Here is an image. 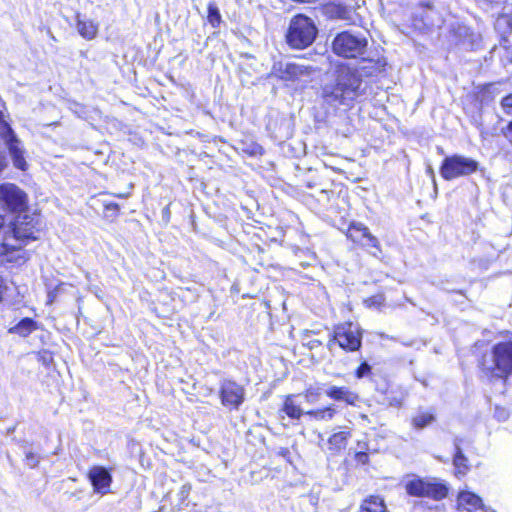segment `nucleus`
Masks as SVG:
<instances>
[{"instance_id":"f257e3e1","label":"nucleus","mask_w":512,"mask_h":512,"mask_svg":"<svg viewBox=\"0 0 512 512\" xmlns=\"http://www.w3.org/2000/svg\"><path fill=\"white\" fill-rule=\"evenodd\" d=\"M37 224L36 217L23 214L15 218L12 226H7L3 241H0V257H3V261L12 262L17 260L14 253L20 252L27 241L38 238Z\"/></svg>"},{"instance_id":"f03ea898","label":"nucleus","mask_w":512,"mask_h":512,"mask_svg":"<svg viewBox=\"0 0 512 512\" xmlns=\"http://www.w3.org/2000/svg\"><path fill=\"white\" fill-rule=\"evenodd\" d=\"M361 84L362 79L355 71L346 67L340 68L335 82L323 87V99L335 107L348 106L361 94Z\"/></svg>"},{"instance_id":"7ed1b4c3","label":"nucleus","mask_w":512,"mask_h":512,"mask_svg":"<svg viewBox=\"0 0 512 512\" xmlns=\"http://www.w3.org/2000/svg\"><path fill=\"white\" fill-rule=\"evenodd\" d=\"M480 369L490 380L505 381L512 374V341L496 343L483 355Z\"/></svg>"},{"instance_id":"20e7f679","label":"nucleus","mask_w":512,"mask_h":512,"mask_svg":"<svg viewBox=\"0 0 512 512\" xmlns=\"http://www.w3.org/2000/svg\"><path fill=\"white\" fill-rule=\"evenodd\" d=\"M316 35L317 28L314 22L299 14L291 20L286 38L291 47L303 49L314 42Z\"/></svg>"},{"instance_id":"39448f33","label":"nucleus","mask_w":512,"mask_h":512,"mask_svg":"<svg viewBox=\"0 0 512 512\" xmlns=\"http://www.w3.org/2000/svg\"><path fill=\"white\" fill-rule=\"evenodd\" d=\"M367 44L364 36L344 31L338 33L333 39L332 50L343 58H357L365 53Z\"/></svg>"},{"instance_id":"423d86ee","label":"nucleus","mask_w":512,"mask_h":512,"mask_svg":"<svg viewBox=\"0 0 512 512\" xmlns=\"http://www.w3.org/2000/svg\"><path fill=\"white\" fill-rule=\"evenodd\" d=\"M479 163L462 155L446 157L440 167V174L445 180H453L458 177L469 176L478 170Z\"/></svg>"},{"instance_id":"0eeeda50","label":"nucleus","mask_w":512,"mask_h":512,"mask_svg":"<svg viewBox=\"0 0 512 512\" xmlns=\"http://www.w3.org/2000/svg\"><path fill=\"white\" fill-rule=\"evenodd\" d=\"M0 139L5 144L14 167L26 170L28 164L25 160L23 143L7 122H0Z\"/></svg>"},{"instance_id":"6e6552de","label":"nucleus","mask_w":512,"mask_h":512,"mask_svg":"<svg viewBox=\"0 0 512 512\" xmlns=\"http://www.w3.org/2000/svg\"><path fill=\"white\" fill-rule=\"evenodd\" d=\"M362 335L360 330L352 323H344L336 326L332 338L328 342V348L331 350L337 343L346 351H357L361 347Z\"/></svg>"},{"instance_id":"1a4fd4ad","label":"nucleus","mask_w":512,"mask_h":512,"mask_svg":"<svg viewBox=\"0 0 512 512\" xmlns=\"http://www.w3.org/2000/svg\"><path fill=\"white\" fill-rule=\"evenodd\" d=\"M0 202L10 211H20L26 205V194L15 184L0 185Z\"/></svg>"},{"instance_id":"9d476101","label":"nucleus","mask_w":512,"mask_h":512,"mask_svg":"<svg viewBox=\"0 0 512 512\" xmlns=\"http://www.w3.org/2000/svg\"><path fill=\"white\" fill-rule=\"evenodd\" d=\"M220 398L225 407L238 409L245 399L244 387L234 381L224 380L220 386Z\"/></svg>"},{"instance_id":"9b49d317","label":"nucleus","mask_w":512,"mask_h":512,"mask_svg":"<svg viewBox=\"0 0 512 512\" xmlns=\"http://www.w3.org/2000/svg\"><path fill=\"white\" fill-rule=\"evenodd\" d=\"M88 478L95 492L103 495L109 492L112 476L106 468L102 466L92 467L88 472Z\"/></svg>"},{"instance_id":"f8f14e48","label":"nucleus","mask_w":512,"mask_h":512,"mask_svg":"<svg viewBox=\"0 0 512 512\" xmlns=\"http://www.w3.org/2000/svg\"><path fill=\"white\" fill-rule=\"evenodd\" d=\"M457 505L460 512H475L478 509L484 512H495L492 508L486 507L478 495L470 491H461L458 494Z\"/></svg>"},{"instance_id":"ddd939ff","label":"nucleus","mask_w":512,"mask_h":512,"mask_svg":"<svg viewBox=\"0 0 512 512\" xmlns=\"http://www.w3.org/2000/svg\"><path fill=\"white\" fill-rule=\"evenodd\" d=\"M348 238L353 242L367 247H377L378 240L369 229L361 223H352L347 232Z\"/></svg>"},{"instance_id":"4468645a","label":"nucleus","mask_w":512,"mask_h":512,"mask_svg":"<svg viewBox=\"0 0 512 512\" xmlns=\"http://www.w3.org/2000/svg\"><path fill=\"white\" fill-rule=\"evenodd\" d=\"M326 395L336 401H344L349 405H355L359 396L347 387L330 386L326 390Z\"/></svg>"},{"instance_id":"2eb2a0df","label":"nucleus","mask_w":512,"mask_h":512,"mask_svg":"<svg viewBox=\"0 0 512 512\" xmlns=\"http://www.w3.org/2000/svg\"><path fill=\"white\" fill-rule=\"evenodd\" d=\"M300 395L290 394L284 399L282 411L292 419H299L306 411H304L298 399Z\"/></svg>"},{"instance_id":"dca6fc26","label":"nucleus","mask_w":512,"mask_h":512,"mask_svg":"<svg viewBox=\"0 0 512 512\" xmlns=\"http://www.w3.org/2000/svg\"><path fill=\"white\" fill-rule=\"evenodd\" d=\"M76 29L78 33L86 40L94 39L98 34L99 25L92 20L82 19L77 15Z\"/></svg>"},{"instance_id":"f3484780","label":"nucleus","mask_w":512,"mask_h":512,"mask_svg":"<svg viewBox=\"0 0 512 512\" xmlns=\"http://www.w3.org/2000/svg\"><path fill=\"white\" fill-rule=\"evenodd\" d=\"M448 494V487L445 483L437 479L427 480L424 497H429L434 500H442Z\"/></svg>"},{"instance_id":"a211bd4d","label":"nucleus","mask_w":512,"mask_h":512,"mask_svg":"<svg viewBox=\"0 0 512 512\" xmlns=\"http://www.w3.org/2000/svg\"><path fill=\"white\" fill-rule=\"evenodd\" d=\"M454 446H455V455L453 458V465L455 467V475L457 477H462V476L466 475V473L469 470L468 459L463 454L458 439L455 440Z\"/></svg>"},{"instance_id":"6ab92c4d","label":"nucleus","mask_w":512,"mask_h":512,"mask_svg":"<svg viewBox=\"0 0 512 512\" xmlns=\"http://www.w3.org/2000/svg\"><path fill=\"white\" fill-rule=\"evenodd\" d=\"M351 437L350 431H339L331 435L328 439V449L333 453L346 448L348 439Z\"/></svg>"},{"instance_id":"aec40b11","label":"nucleus","mask_w":512,"mask_h":512,"mask_svg":"<svg viewBox=\"0 0 512 512\" xmlns=\"http://www.w3.org/2000/svg\"><path fill=\"white\" fill-rule=\"evenodd\" d=\"M306 74H308L307 67L295 63H287L281 71L280 77L286 81H295Z\"/></svg>"},{"instance_id":"412c9836","label":"nucleus","mask_w":512,"mask_h":512,"mask_svg":"<svg viewBox=\"0 0 512 512\" xmlns=\"http://www.w3.org/2000/svg\"><path fill=\"white\" fill-rule=\"evenodd\" d=\"M360 512H388V510L381 497L370 496L362 502Z\"/></svg>"},{"instance_id":"4be33fe9","label":"nucleus","mask_w":512,"mask_h":512,"mask_svg":"<svg viewBox=\"0 0 512 512\" xmlns=\"http://www.w3.org/2000/svg\"><path fill=\"white\" fill-rule=\"evenodd\" d=\"M435 421L432 410H420L412 417V426L418 430L424 429Z\"/></svg>"},{"instance_id":"5701e85b","label":"nucleus","mask_w":512,"mask_h":512,"mask_svg":"<svg viewBox=\"0 0 512 512\" xmlns=\"http://www.w3.org/2000/svg\"><path fill=\"white\" fill-rule=\"evenodd\" d=\"M427 480L414 478L405 484L406 492L411 496L424 497Z\"/></svg>"},{"instance_id":"b1692460","label":"nucleus","mask_w":512,"mask_h":512,"mask_svg":"<svg viewBox=\"0 0 512 512\" xmlns=\"http://www.w3.org/2000/svg\"><path fill=\"white\" fill-rule=\"evenodd\" d=\"M36 322L33 321L31 318H24L22 319L17 325L9 329L10 333H15L20 336L26 337L28 336L32 331L36 329Z\"/></svg>"},{"instance_id":"393cba45","label":"nucleus","mask_w":512,"mask_h":512,"mask_svg":"<svg viewBox=\"0 0 512 512\" xmlns=\"http://www.w3.org/2000/svg\"><path fill=\"white\" fill-rule=\"evenodd\" d=\"M336 413V410L332 406H328L322 409L308 410L305 412L306 415L312 417L318 421H330Z\"/></svg>"},{"instance_id":"a878e982","label":"nucleus","mask_w":512,"mask_h":512,"mask_svg":"<svg viewBox=\"0 0 512 512\" xmlns=\"http://www.w3.org/2000/svg\"><path fill=\"white\" fill-rule=\"evenodd\" d=\"M495 28L502 35L510 34L512 32V16L509 14L499 16L495 21Z\"/></svg>"},{"instance_id":"bb28decb","label":"nucleus","mask_w":512,"mask_h":512,"mask_svg":"<svg viewBox=\"0 0 512 512\" xmlns=\"http://www.w3.org/2000/svg\"><path fill=\"white\" fill-rule=\"evenodd\" d=\"M322 394V389L319 386H309L302 394L300 398H303L304 401L308 404H316Z\"/></svg>"},{"instance_id":"cd10ccee","label":"nucleus","mask_w":512,"mask_h":512,"mask_svg":"<svg viewBox=\"0 0 512 512\" xmlns=\"http://www.w3.org/2000/svg\"><path fill=\"white\" fill-rule=\"evenodd\" d=\"M207 20L214 28L221 23V14L215 3H209L208 5Z\"/></svg>"},{"instance_id":"c85d7f7f","label":"nucleus","mask_w":512,"mask_h":512,"mask_svg":"<svg viewBox=\"0 0 512 512\" xmlns=\"http://www.w3.org/2000/svg\"><path fill=\"white\" fill-rule=\"evenodd\" d=\"M384 302V298L382 295L372 296L365 300V303L368 307H380Z\"/></svg>"},{"instance_id":"c756f323","label":"nucleus","mask_w":512,"mask_h":512,"mask_svg":"<svg viewBox=\"0 0 512 512\" xmlns=\"http://www.w3.org/2000/svg\"><path fill=\"white\" fill-rule=\"evenodd\" d=\"M371 370L370 365H368L366 362L362 363L359 368L356 371L357 378H362L365 375H367Z\"/></svg>"},{"instance_id":"7c9ffc66","label":"nucleus","mask_w":512,"mask_h":512,"mask_svg":"<svg viewBox=\"0 0 512 512\" xmlns=\"http://www.w3.org/2000/svg\"><path fill=\"white\" fill-rule=\"evenodd\" d=\"M26 462L30 467H35L38 463V457L33 452L26 453Z\"/></svg>"},{"instance_id":"2f4dec72","label":"nucleus","mask_w":512,"mask_h":512,"mask_svg":"<svg viewBox=\"0 0 512 512\" xmlns=\"http://www.w3.org/2000/svg\"><path fill=\"white\" fill-rule=\"evenodd\" d=\"M502 106L507 112H509V109H512V94L503 98Z\"/></svg>"},{"instance_id":"473e14b6","label":"nucleus","mask_w":512,"mask_h":512,"mask_svg":"<svg viewBox=\"0 0 512 512\" xmlns=\"http://www.w3.org/2000/svg\"><path fill=\"white\" fill-rule=\"evenodd\" d=\"M338 17L344 20H352L351 11L344 8L339 9Z\"/></svg>"},{"instance_id":"72a5a7b5","label":"nucleus","mask_w":512,"mask_h":512,"mask_svg":"<svg viewBox=\"0 0 512 512\" xmlns=\"http://www.w3.org/2000/svg\"><path fill=\"white\" fill-rule=\"evenodd\" d=\"M103 205H104V208L106 211H113V212H117L118 209H119V206L118 204L116 203H112V202H103Z\"/></svg>"},{"instance_id":"f704fd0d","label":"nucleus","mask_w":512,"mask_h":512,"mask_svg":"<svg viewBox=\"0 0 512 512\" xmlns=\"http://www.w3.org/2000/svg\"><path fill=\"white\" fill-rule=\"evenodd\" d=\"M502 131L504 136L512 142V121Z\"/></svg>"},{"instance_id":"c9c22d12","label":"nucleus","mask_w":512,"mask_h":512,"mask_svg":"<svg viewBox=\"0 0 512 512\" xmlns=\"http://www.w3.org/2000/svg\"><path fill=\"white\" fill-rule=\"evenodd\" d=\"M5 231H7V226L5 225V220L2 215H0V238L3 241V236L5 235Z\"/></svg>"},{"instance_id":"e433bc0d","label":"nucleus","mask_w":512,"mask_h":512,"mask_svg":"<svg viewBox=\"0 0 512 512\" xmlns=\"http://www.w3.org/2000/svg\"><path fill=\"white\" fill-rule=\"evenodd\" d=\"M7 166L6 157L3 151L0 150V173L5 169Z\"/></svg>"},{"instance_id":"4c0bfd02","label":"nucleus","mask_w":512,"mask_h":512,"mask_svg":"<svg viewBox=\"0 0 512 512\" xmlns=\"http://www.w3.org/2000/svg\"><path fill=\"white\" fill-rule=\"evenodd\" d=\"M322 345V342L318 339H312L310 340L308 343H307V346L310 348V349H314V348H317L319 346Z\"/></svg>"},{"instance_id":"58836bf2","label":"nucleus","mask_w":512,"mask_h":512,"mask_svg":"<svg viewBox=\"0 0 512 512\" xmlns=\"http://www.w3.org/2000/svg\"><path fill=\"white\" fill-rule=\"evenodd\" d=\"M367 457H368L367 454L363 453V452L357 453V455H356L357 460L362 463H365V461L367 460Z\"/></svg>"},{"instance_id":"ea45409f","label":"nucleus","mask_w":512,"mask_h":512,"mask_svg":"<svg viewBox=\"0 0 512 512\" xmlns=\"http://www.w3.org/2000/svg\"><path fill=\"white\" fill-rule=\"evenodd\" d=\"M6 287H5V283H4V280L2 278H0V301L2 300V295L5 291Z\"/></svg>"},{"instance_id":"a19ab883","label":"nucleus","mask_w":512,"mask_h":512,"mask_svg":"<svg viewBox=\"0 0 512 512\" xmlns=\"http://www.w3.org/2000/svg\"><path fill=\"white\" fill-rule=\"evenodd\" d=\"M128 195H129L128 193L127 194L122 193V194H116L115 196L118 198H126V197H128Z\"/></svg>"},{"instance_id":"79ce46f5","label":"nucleus","mask_w":512,"mask_h":512,"mask_svg":"<svg viewBox=\"0 0 512 512\" xmlns=\"http://www.w3.org/2000/svg\"><path fill=\"white\" fill-rule=\"evenodd\" d=\"M0 122H5V121L3 120V114H2V112H1V111H0Z\"/></svg>"},{"instance_id":"37998d69","label":"nucleus","mask_w":512,"mask_h":512,"mask_svg":"<svg viewBox=\"0 0 512 512\" xmlns=\"http://www.w3.org/2000/svg\"><path fill=\"white\" fill-rule=\"evenodd\" d=\"M428 172L433 175V169L431 167L428 168Z\"/></svg>"},{"instance_id":"c03bdc74","label":"nucleus","mask_w":512,"mask_h":512,"mask_svg":"<svg viewBox=\"0 0 512 512\" xmlns=\"http://www.w3.org/2000/svg\"><path fill=\"white\" fill-rule=\"evenodd\" d=\"M48 297L50 298V301H52V298H54V295L48 294Z\"/></svg>"},{"instance_id":"a18cd8bd","label":"nucleus","mask_w":512,"mask_h":512,"mask_svg":"<svg viewBox=\"0 0 512 512\" xmlns=\"http://www.w3.org/2000/svg\"><path fill=\"white\" fill-rule=\"evenodd\" d=\"M48 297L50 298V301H52V298H54V295L48 294Z\"/></svg>"}]
</instances>
